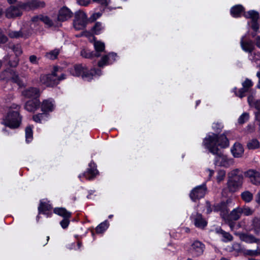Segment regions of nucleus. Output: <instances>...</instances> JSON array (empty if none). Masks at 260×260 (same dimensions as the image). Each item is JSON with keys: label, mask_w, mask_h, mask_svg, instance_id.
I'll return each instance as SVG.
<instances>
[{"label": "nucleus", "mask_w": 260, "mask_h": 260, "mask_svg": "<svg viewBox=\"0 0 260 260\" xmlns=\"http://www.w3.org/2000/svg\"><path fill=\"white\" fill-rule=\"evenodd\" d=\"M215 232L221 237V240L224 242H228L233 240V236L229 233L222 230L220 228L215 229Z\"/></svg>", "instance_id": "cd10ccee"}, {"label": "nucleus", "mask_w": 260, "mask_h": 260, "mask_svg": "<svg viewBox=\"0 0 260 260\" xmlns=\"http://www.w3.org/2000/svg\"><path fill=\"white\" fill-rule=\"evenodd\" d=\"M191 222L196 227L203 229L207 225V220L203 217L202 215L198 212L192 213L190 217Z\"/></svg>", "instance_id": "1a4fd4ad"}, {"label": "nucleus", "mask_w": 260, "mask_h": 260, "mask_svg": "<svg viewBox=\"0 0 260 260\" xmlns=\"http://www.w3.org/2000/svg\"><path fill=\"white\" fill-rule=\"evenodd\" d=\"M109 226V223L108 221L105 220L96 226L95 229L96 232L99 234L102 233L108 228Z\"/></svg>", "instance_id": "72a5a7b5"}, {"label": "nucleus", "mask_w": 260, "mask_h": 260, "mask_svg": "<svg viewBox=\"0 0 260 260\" xmlns=\"http://www.w3.org/2000/svg\"><path fill=\"white\" fill-rule=\"evenodd\" d=\"M31 21L34 25H38L41 21V15L35 16L31 18Z\"/></svg>", "instance_id": "5fc2aeb1"}, {"label": "nucleus", "mask_w": 260, "mask_h": 260, "mask_svg": "<svg viewBox=\"0 0 260 260\" xmlns=\"http://www.w3.org/2000/svg\"><path fill=\"white\" fill-rule=\"evenodd\" d=\"M102 15V14L100 12L93 13L90 17V19L92 20H95L98 18H100Z\"/></svg>", "instance_id": "052dcab7"}, {"label": "nucleus", "mask_w": 260, "mask_h": 260, "mask_svg": "<svg viewBox=\"0 0 260 260\" xmlns=\"http://www.w3.org/2000/svg\"><path fill=\"white\" fill-rule=\"evenodd\" d=\"M41 21L49 26L53 25L52 20L47 16L41 15Z\"/></svg>", "instance_id": "49530a36"}, {"label": "nucleus", "mask_w": 260, "mask_h": 260, "mask_svg": "<svg viewBox=\"0 0 260 260\" xmlns=\"http://www.w3.org/2000/svg\"><path fill=\"white\" fill-rule=\"evenodd\" d=\"M93 45L95 51L94 55L95 57H99L105 51V44L101 41H94Z\"/></svg>", "instance_id": "c85d7f7f"}, {"label": "nucleus", "mask_w": 260, "mask_h": 260, "mask_svg": "<svg viewBox=\"0 0 260 260\" xmlns=\"http://www.w3.org/2000/svg\"><path fill=\"white\" fill-rule=\"evenodd\" d=\"M214 158V164L216 166L222 167L224 168H229L233 166L234 164V160L231 157H228L226 155L223 153L217 152L215 154Z\"/></svg>", "instance_id": "423d86ee"}, {"label": "nucleus", "mask_w": 260, "mask_h": 260, "mask_svg": "<svg viewBox=\"0 0 260 260\" xmlns=\"http://www.w3.org/2000/svg\"><path fill=\"white\" fill-rule=\"evenodd\" d=\"M40 94V90L35 87H30L22 91V95L26 98L38 99Z\"/></svg>", "instance_id": "412c9836"}, {"label": "nucleus", "mask_w": 260, "mask_h": 260, "mask_svg": "<svg viewBox=\"0 0 260 260\" xmlns=\"http://www.w3.org/2000/svg\"><path fill=\"white\" fill-rule=\"evenodd\" d=\"M54 108L55 103L52 99L44 100L41 105L42 111L45 113L52 112Z\"/></svg>", "instance_id": "393cba45"}, {"label": "nucleus", "mask_w": 260, "mask_h": 260, "mask_svg": "<svg viewBox=\"0 0 260 260\" xmlns=\"http://www.w3.org/2000/svg\"><path fill=\"white\" fill-rule=\"evenodd\" d=\"M239 236L240 239L246 243H256L257 241L253 235L245 233H239Z\"/></svg>", "instance_id": "c756f323"}, {"label": "nucleus", "mask_w": 260, "mask_h": 260, "mask_svg": "<svg viewBox=\"0 0 260 260\" xmlns=\"http://www.w3.org/2000/svg\"><path fill=\"white\" fill-rule=\"evenodd\" d=\"M95 2H97L100 4L104 6H107L110 2V0H94Z\"/></svg>", "instance_id": "680f3d73"}, {"label": "nucleus", "mask_w": 260, "mask_h": 260, "mask_svg": "<svg viewBox=\"0 0 260 260\" xmlns=\"http://www.w3.org/2000/svg\"><path fill=\"white\" fill-rule=\"evenodd\" d=\"M249 119V114L247 113H243L238 119V122L240 124L245 123Z\"/></svg>", "instance_id": "de8ad7c7"}, {"label": "nucleus", "mask_w": 260, "mask_h": 260, "mask_svg": "<svg viewBox=\"0 0 260 260\" xmlns=\"http://www.w3.org/2000/svg\"><path fill=\"white\" fill-rule=\"evenodd\" d=\"M217 144L221 148H226L229 145V142L224 135H222L219 137L218 136Z\"/></svg>", "instance_id": "473e14b6"}, {"label": "nucleus", "mask_w": 260, "mask_h": 260, "mask_svg": "<svg viewBox=\"0 0 260 260\" xmlns=\"http://www.w3.org/2000/svg\"><path fill=\"white\" fill-rule=\"evenodd\" d=\"M256 76L258 78V82L257 84V87L260 89V70L257 72Z\"/></svg>", "instance_id": "69168bd1"}, {"label": "nucleus", "mask_w": 260, "mask_h": 260, "mask_svg": "<svg viewBox=\"0 0 260 260\" xmlns=\"http://www.w3.org/2000/svg\"><path fill=\"white\" fill-rule=\"evenodd\" d=\"M22 10L19 7V3L17 6H11L6 11V16L8 18H14L22 14Z\"/></svg>", "instance_id": "2eb2a0df"}, {"label": "nucleus", "mask_w": 260, "mask_h": 260, "mask_svg": "<svg viewBox=\"0 0 260 260\" xmlns=\"http://www.w3.org/2000/svg\"><path fill=\"white\" fill-rule=\"evenodd\" d=\"M241 215L240 208H237L234 209L230 214V218L234 220L239 219Z\"/></svg>", "instance_id": "c9c22d12"}, {"label": "nucleus", "mask_w": 260, "mask_h": 260, "mask_svg": "<svg viewBox=\"0 0 260 260\" xmlns=\"http://www.w3.org/2000/svg\"><path fill=\"white\" fill-rule=\"evenodd\" d=\"M244 16L247 18H250L251 19L252 28L256 31L259 28V25L257 23V20L259 18V14L258 12L251 10L244 14Z\"/></svg>", "instance_id": "dca6fc26"}, {"label": "nucleus", "mask_w": 260, "mask_h": 260, "mask_svg": "<svg viewBox=\"0 0 260 260\" xmlns=\"http://www.w3.org/2000/svg\"><path fill=\"white\" fill-rule=\"evenodd\" d=\"M256 45L260 49V36H258L256 38Z\"/></svg>", "instance_id": "338daca9"}, {"label": "nucleus", "mask_w": 260, "mask_h": 260, "mask_svg": "<svg viewBox=\"0 0 260 260\" xmlns=\"http://www.w3.org/2000/svg\"><path fill=\"white\" fill-rule=\"evenodd\" d=\"M12 49L17 56L20 55L22 53L21 46L18 44L14 45Z\"/></svg>", "instance_id": "3c124183"}, {"label": "nucleus", "mask_w": 260, "mask_h": 260, "mask_svg": "<svg viewBox=\"0 0 260 260\" xmlns=\"http://www.w3.org/2000/svg\"><path fill=\"white\" fill-rule=\"evenodd\" d=\"M230 202L231 201L228 200L226 202H221L214 206L215 211H220V215L224 219H226L228 216L229 209L228 205Z\"/></svg>", "instance_id": "6ab92c4d"}, {"label": "nucleus", "mask_w": 260, "mask_h": 260, "mask_svg": "<svg viewBox=\"0 0 260 260\" xmlns=\"http://www.w3.org/2000/svg\"><path fill=\"white\" fill-rule=\"evenodd\" d=\"M30 34V29L25 30L24 28H21L19 31L10 30L8 32V36L10 38L16 39L19 38H27Z\"/></svg>", "instance_id": "aec40b11"}, {"label": "nucleus", "mask_w": 260, "mask_h": 260, "mask_svg": "<svg viewBox=\"0 0 260 260\" xmlns=\"http://www.w3.org/2000/svg\"><path fill=\"white\" fill-rule=\"evenodd\" d=\"M255 109H256L258 111H260V100H257L253 103V106Z\"/></svg>", "instance_id": "0e129e2a"}, {"label": "nucleus", "mask_w": 260, "mask_h": 260, "mask_svg": "<svg viewBox=\"0 0 260 260\" xmlns=\"http://www.w3.org/2000/svg\"><path fill=\"white\" fill-rule=\"evenodd\" d=\"M71 74L74 76H82V78L86 81H90L94 76H100L102 74L101 71L99 69H92L87 70L85 66L76 64L69 70Z\"/></svg>", "instance_id": "f03ea898"}, {"label": "nucleus", "mask_w": 260, "mask_h": 260, "mask_svg": "<svg viewBox=\"0 0 260 260\" xmlns=\"http://www.w3.org/2000/svg\"><path fill=\"white\" fill-rule=\"evenodd\" d=\"M245 253L251 256H257L258 255V247L256 250H246Z\"/></svg>", "instance_id": "864d4df0"}, {"label": "nucleus", "mask_w": 260, "mask_h": 260, "mask_svg": "<svg viewBox=\"0 0 260 260\" xmlns=\"http://www.w3.org/2000/svg\"><path fill=\"white\" fill-rule=\"evenodd\" d=\"M47 117V115L45 113H40L35 115L33 116V119L37 122H41L43 118Z\"/></svg>", "instance_id": "09e8293b"}, {"label": "nucleus", "mask_w": 260, "mask_h": 260, "mask_svg": "<svg viewBox=\"0 0 260 260\" xmlns=\"http://www.w3.org/2000/svg\"><path fill=\"white\" fill-rule=\"evenodd\" d=\"M252 226L251 230H253L256 234H258L260 232V219L256 217L253 218Z\"/></svg>", "instance_id": "f704fd0d"}, {"label": "nucleus", "mask_w": 260, "mask_h": 260, "mask_svg": "<svg viewBox=\"0 0 260 260\" xmlns=\"http://www.w3.org/2000/svg\"><path fill=\"white\" fill-rule=\"evenodd\" d=\"M231 152L235 157H241L244 153V148L241 144L236 143L231 148Z\"/></svg>", "instance_id": "bb28decb"}, {"label": "nucleus", "mask_w": 260, "mask_h": 260, "mask_svg": "<svg viewBox=\"0 0 260 260\" xmlns=\"http://www.w3.org/2000/svg\"><path fill=\"white\" fill-rule=\"evenodd\" d=\"M21 117L17 111L10 112L5 120V125L11 128H17L20 124Z\"/></svg>", "instance_id": "39448f33"}, {"label": "nucleus", "mask_w": 260, "mask_h": 260, "mask_svg": "<svg viewBox=\"0 0 260 260\" xmlns=\"http://www.w3.org/2000/svg\"><path fill=\"white\" fill-rule=\"evenodd\" d=\"M241 214H243L245 216H249L252 214L253 211L248 207L240 208Z\"/></svg>", "instance_id": "a18cd8bd"}, {"label": "nucleus", "mask_w": 260, "mask_h": 260, "mask_svg": "<svg viewBox=\"0 0 260 260\" xmlns=\"http://www.w3.org/2000/svg\"><path fill=\"white\" fill-rule=\"evenodd\" d=\"M243 176H239L238 178L229 179L227 184L229 190L235 192L241 187L243 184Z\"/></svg>", "instance_id": "ddd939ff"}, {"label": "nucleus", "mask_w": 260, "mask_h": 260, "mask_svg": "<svg viewBox=\"0 0 260 260\" xmlns=\"http://www.w3.org/2000/svg\"><path fill=\"white\" fill-rule=\"evenodd\" d=\"M32 127L31 126H28L25 128V139L26 142L29 143L31 141L33 138Z\"/></svg>", "instance_id": "58836bf2"}, {"label": "nucleus", "mask_w": 260, "mask_h": 260, "mask_svg": "<svg viewBox=\"0 0 260 260\" xmlns=\"http://www.w3.org/2000/svg\"><path fill=\"white\" fill-rule=\"evenodd\" d=\"M73 13L71 10L66 7L61 8L58 14V20L60 21H66L72 16Z\"/></svg>", "instance_id": "4be33fe9"}, {"label": "nucleus", "mask_w": 260, "mask_h": 260, "mask_svg": "<svg viewBox=\"0 0 260 260\" xmlns=\"http://www.w3.org/2000/svg\"><path fill=\"white\" fill-rule=\"evenodd\" d=\"M29 61L33 64H37L38 62V59L36 55H32L29 56Z\"/></svg>", "instance_id": "4d7b16f0"}, {"label": "nucleus", "mask_w": 260, "mask_h": 260, "mask_svg": "<svg viewBox=\"0 0 260 260\" xmlns=\"http://www.w3.org/2000/svg\"><path fill=\"white\" fill-rule=\"evenodd\" d=\"M218 135L214 133L208 134L204 139L203 145L213 154H215L218 152Z\"/></svg>", "instance_id": "7ed1b4c3"}, {"label": "nucleus", "mask_w": 260, "mask_h": 260, "mask_svg": "<svg viewBox=\"0 0 260 260\" xmlns=\"http://www.w3.org/2000/svg\"><path fill=\"white\" fill-rule=\"evenodd\" d=\"M45 6V2L40 0H30L25 3H19V7L26 11L43 8Z\"/></svg>", "instance_id": "6e6552de"}, {"label": "nucleus", "mask_w": 260, "mask_h": 260, "mask_svg": "<svg viewBox=\"0 0 260 260\" xmlns=\"http://www.w3.org/2000/svg\"><path fill=\"white\" fill-rule=\"evenodd\" d=\"M252 85L253 83L251 80L246 79L242 83L243 87L240 89L238 92L236 91L237 88H235L234 89V92L236 96H239L240 98H242L246 95V92L249 91V89L252 86Z\"/></svg>", "instance_id": "a211bd4d"}, {"label": "nucleus", "mask_w": 260, "mask_h": 260, "mask_svg": "<svg viewBox=\"0 0 260 260\" xmlns=\"http://www.w3.org/2000/svg\"><path fill=\"white\" fill-rule=\"evenodd\" d=\"M59 54V50L55 49L48 53H47L46 56L51 59H55Z\"/></svg>", "instance_id": "37998d69"}, {"label": "nucleus", "mask_w": 260, "mask_h": 260, "mask_svg": "<svg viewBox=\"0 0 260 260\" xmlns=\"http://www.w3.org/2000/svg\"><path fill=\"white\" fill-rule=\"evenodd\" d=\"M239 176H243L242 171L239 169H235L228 173L229 179L238 178Z\"/></svg>", "instance_id": "e433bc0d"}, {"label": "nucleus", "mask_w": 260, "mask_h": 260, "mask_svg": "<svg viewBox=\"0 0 260 260\" xmlns=\"http://www.w3.org/2000/svg\"><path fill=\"white\" fill-rule=\"evenodd\" d=\"M19 62V59L17 57L15 58L13 61H10L9 62V65L12 67H15L17 66Z\"/></svg>", "instance_id": "bf43d9fd"}, {"label": "nucleus", "mask_w": 260, "mask_h": 260, "mask_svg": "<svg viewBox=\"0 0 260 260\" xmlns=\"http://www.w3.org/2000/svg\"><path fill=\"white\" fill-rule=\"evenodd\" d=\"M52 209V206L49 202H46L44 201H41L39 207H38V210L39 214H43L47 215V217H49L51 214L49 213V212Z\"/></svg>", "instance_id": "a878e982"}, {"label": "nucleus", "mask_w": 260, "mask_h": 260, "mask_svg": "<svg viewBox=\"0 0 260 260\" xmlns=\"http://www.w3.org/2000/svg\"><path fill=\"white\" fill-rule=\"evenodd\" d=\"M244 11V8L241 5H237L232 7L231 9V14L234 17H240Z\"/></svg>", "instance_id": "7c9ffc66"}, {"label": "nucleus", "mask_w": 260, "mask_h": 260, "mask_svg": "<svg viewBox=\"0 0 260 260\" xmlns=\"http://www.w3.org/2000/svg\"><path fill=\"white\" fill-rule=\"evenodd\" d=\"M241 198L245 202H249L253 199V194L248 191H245L241 193Z\"/></svg>", "instance_id": "a19ab883"}, {"label": "nucleus", "mask_w": 260, "mask_h": 260, "mask_svg": "<svg viewBox=\"0 0 260 260\" xmlns=\"http://www.w3.org/2000/svg\"><path fill=\"white\" fill-rule=\"evenodd\" d=\"M98 174L96 166L93 162H91L88 166V168L86 172L82 175H79L78 177L81 179L82 176L85 177L88 180L93 179Z\"/></svg>", "instance_id": "f3484780"}, {"label": "nucleus", "mask_w": 260, "mask_h": 260, "mask_svg": "<svg viewBox=\"0 0 260 260\" xmlns=\"http://www.w3.org/2000/svg\"><path fill=\"white\" fill-rule=\"evenodd\" d=\"M222 125L221 123H213L212 124L213 129L217 133H219L222 128Z\"/></svg>", "instance_id": "8fccbe9b"}, {"label": "nucleus", "mask_w": 260, "mask_h": 260, "mask_svg": "<svg viewBox=\"0 0 260 260\" xmlns=\"http://www.w3.org/2000/svg\"><path fill=\"white\" fill-rule=\"evenodd\" d=\"M54 213L63 218L70 217L71 216V213L64 208H55L54 209Z\"/></svg>", "instance_id": "2f4dec72"}, {"label": "nucleus", "mask_w": 260, "mask_h": 260, "mask_svg": "<svg viewBox=\"0 0 260 260\" xmlns=\"http://www.w3.org/2000/svg\"><path fill=\"white\" fill-rule=\"evenodd\" d=\"M226 172L223 170H220L217 172L216 180L218 182L223 181L225 177Z\"/></svg>", "instance_id": "79ce46f5"}, {"label": "nucleus", "mask_w": 260, "mask_h": 260, "mask_svg": "<svg viewBox=\"0 0 260 260\" xmlns=\"http://www.w3.org/2000/svg\"><path fill=\"white\" fill-rule=\"evenodd\" d=\"M40 105V102L39 99L29 100L26 102L24 109L30 112H34L37 110Z\"/></svg>", "instance_id": "5701e85b"}, {"label": "nucleus", "mask_w": 260, "mask_h": 260, "mask_svg": "<svg viewBox=\"0 0 260 260\" xmlns=\"http://www.w3.org/2000/svg\"><path fill=\"white\" fill-rule=\"evenodd\" d=\"M247 147L249 149H255L259 148V143L257 139H253L247 142Z\"/></svg>", "instance_id": "4c0bfd02"}, {"label": "nucleus", "mask_w": 260, "mask_h": 260, "mask_svg": "<svg viewBox=\"0 0 260 260\" xmlns=\"http://www.w3.org/2000/svg\"><path fill=\"white\" fill-rule=\"evenodd\" d=\"M66 78V75L62 73L61 68L55 67L52 74L41 76L40 82L46 86L53 87Z\"/></svg>", "instance_id": "f257e3e1"}, {"label": "nucleus", "mask_w": 260, "mask_h": 260, "mask_svg": "<svg viewBox=\"0 0 260 260\" xmlns=\"http://www.w3.org/2000/svg\"><path fill=\"white\" fill-rule=\"evenodd\" d=\"M247 101L249 105L251 107H252L253 106V103H254L255 102L254 101L253 96L252 95L248 96Z\"/></svg>", "instance_id": "13d9d810"}, {"label": "nucleus", "mask_w": 260, "mask_h": 260, "mask_svg": "<svg viewBox=\"0 0 260 260\" xmlns=\"http://www.w3.org/2000/svg\"><path fill=\"white\" fill-rule=\"evenodd\" d=\"M205 245L199 241H194L191 245L189 251L193 256L198 257L203 254Z\"/></svg>", "instance_id": "f8f14e48"}, {"label": "nucleus", "mask_w": 260, "mask_h": 260, "mask_svg": "<svg viewBox=\"0 0 260 260\" xmlns=\"http://www.w3.org/2000/svg\"><path fill=\"white\" fill-rule=\"evenodd\" d=\"M207 192V187L205 183L199 185L194 188L190 193L191 199L195 201L203 198Z\"/></svg>", "instance_id": "9d476101"}, {"label": "nucleus", "mask_w": 260, "mask_h": 260, "mask_svg": "<svg viewBox=\"0 0 260 260\" xmlns=\"http://www.w3.org/2000/svg\"><path fill=\"white\" fill-rule=\"evenodd\" d=\"M78 3L80 5L85 6L89 4V0H79Z\"/></svg>", "instance_id": "e2e57ef3"}, {"label": "nucleus", "mask_w": 260, "mask_h": 260, "mask_svg": "<svg viewBox=\"0 0 260 260\" xmlns=\"http://www.w3.org/2000/svg\"><path fill=\"white\" fill-rule=\"evenodd\" d=\"M81 55L85 58H92L94 57V52L85 49L81 51Z\"/></svg>", "instance_id": "c03bdc74"}, {"label": "nucleus", "mask_w": 260, "mask_h": 260, "mask_svg": "<svg viewBox=\"0 0 260 260\" xmlns=\"http://www.w3.org/2000/svg\"><path fill=\"white\" fill-rule=\"evenodd\" d=\"M241 46L242 49L245 52L250 53L249 58L252 61L254 60L253 54L252 52L254 48V45L252 41L247 40L245 36L242 37L240 41Z\"/></svg>", "instance_id": "9b49d317"}, {"label": "nucleus", "mask_w": 260, "mask_h": 260, "mask_svg": "<svg viewBox=\"0 0 260 260\" xmlns=\"http://www.w3.org/2000/svg\"><path fill=\"white\" fill-rule=\"evenodd\" d=\"M246 175L249 178L250 182L253 184H260V173L258 172L250 170L246 173Z\"/></svg>", "instance_id": "b1692460"}, {"label": "nucleus", "mask_w": 260, "mask_h": 260, "mask_svg": "<svg viewBox=\"0 0 260 260\" xmlns=\"http://www.w3.org/2000/svg\"><path fill=\"white\" fill-rule=\"evenodd\" d=\"M0 80L7 82L12 80L17 83L20 87L24 86V83L20 79L18 74L11 69L5 70L0 73Z\"/></svg>", "instance_id": "20e7f679"}, {"label": "nucleus", "mask_w": 260, "mask_h": 260, "mask_svg": "<svg viewBox=\"0 0 260 260\" xmlns=\"http://www.w3.org/2000/svg\"><path fill=\"white\" fill-rule=\"evenodd\" d=\"M117 57V54L113 52L105 55L102 57L100 60L98 62V66L102 68L104 66L111 64L116 60Z\"/></svg>", "instance_id": "4468645a"}, {"label": "nucleus", "mask_w": 260, "mask_h": 260, "mask_svg": "<svg viewBox=\"0 0 260 260\" xmlns=\"http://www.w3.org/2000/svg\"><path fill=\"white\" fill-rule=\"evenodd\" d=\"M88 22L87 16L86 14L81 11H77L75 14V19L73 24L76 30L84 29Z\"/></svg>", "instance_id": "0eeeda50"}, {"label": "nucleus", "mask_w": 260, "mask_h": 260, "mask_svg": "<svg viewBox=\"0 0 260 260\" xmlns=\"http://www.w3.org/2000/svg\"><path fill=\"white\" fill-rule=\"evenodd\" d=\"M70 217H64L63 219L60 222V225L63 229L67 228L70 223L69 218Z\"/></svg>", "instance_id": "603ef678"}, {"label": "nucleus", "mask_w": 260, "mask_h": 260, "mask_svg": "<svg viewBox=\"0 0 260 260\" xmlns=\"http://www.w3.org/2000/svg\"><path fill=\"white\" fill-rule=\"evenodd\" d=\"M255 200L257 203L260 204V190L258 191L255 197Z\"/></svg>", "instance_id": "774afa93"}, {"label": "nucleus", "mask_w": 260, "mask_h": 260, "mask_svg": "<svg viewBox=\"0 0 260 260\" xmlns=\"http://www.w3.org/2000/svg\"><path fill=\"white\" fill-rule=\"evenodd\" d=\"M7 40V37L4 34L2 29H0V43H5Z\"/></svg>", "instance_id": "6e6d98bb"}, {"label": "nucleus", "mask_w": 260, "mask_h": 260, "mask_svg": "<svg viewBox=\"0 0 260 260\" xmlns=\"http://www.w3.org/2000/svg\"><path fill=\"white\" fill-rule=\"evenodd\" d=\"M104 26L100 22H97L95 23L94 26L93 27L92 30L94 34L99 35L104 30Z\"/></svg>", "instance_id": "ea45409f"}]
</instances>
